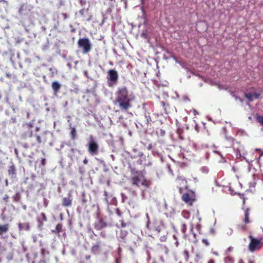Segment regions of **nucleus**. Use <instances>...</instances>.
Returning a JSON list of instances; mask_svg holds the SVG:
<instances>
[{
	"instance_id": "obj_1",
	"label": "nucleus",
	"mask_w": 263,
	"mask_h": 263,
	"mask_svg": "<svg viewBox=\"0 0 263 263\" xmlns=\"http://www.w3.org/2000/svg\"><path fill=\"white\" fill-rule=\"evenodd\" d=\"M116 94V100L122 109L126 110L131 107L130 102L135 100V97L133 94H128L125 87L118 88Z\"/></svg>"
},
{
	"instance_id": "obj_2",
	"label": "nucleus",
	"mask_w": 263,
	"mask_h": 263,
	"mask_svg": "<svg viewBox=\"0 0 263 263\" xmlns=\"http://www.w3.org/2000/svg\"><path fill=\"white\" fill-rule=\"evenodd\" d=\"M78 44L79 47L82 49L84 53H87L90 51L91 44L88 39H80L79 40Z\"/></svg>"
},
{
	"instance_id": "obj_3",
	"label": "nucleus",
	"mask_w": 263,
	"mask_h": 263,
	"mask_svg": "<svg viewBox=\"0 0 263 263\" xmlns=\"http://www.w3.org/2000/svg\"><path fill=\"white\" fill-rule=\"evenodd\" d=\"M88 147V152L91 155H95L98 154L99 145L92 136L89 137Z\"/></svg>"
},
{
	"instance_id": "obj_4",
	"label": "nucleus",
	"mask_w": 263,
	"mask_h": 263,
	"mask_svg": "<svg viewBox=\"0 0 263 263\" xmlns=\"http://www.w3.org/2000/svg\"><path fill=\"white\" fill-rule=\"evenodd\" d=\"M182 199L186 203L191 205L193 202L195 201V195L194 192L190 191L186 193L183 194L182 196Z\"/></svg>"
},
{
	"instance_id": "obj_5",
	"label": "nucleus",
	"mask_w": 263,
	"mask_h": 263,
	"mask_svg": "<svg viewBox=\"0 0 263 263\" xmlns=\"http://www.w3.org/2000/svg\"><path fill=\"white\" fill-rule=\"evenodd\" d=\"M134 184L139 187L146 188L149 186V182L145 180L142 176H139L134 178Z\"/></svg>"
},
{
	"instance_id": "obj_6",
	"label": "nucleus",
	"mask_w": 263,
	"mask_h": 263,
	"mask_svg": "<svg viewBox=\"0 0 263 263\" xmlns=\"http://www.w3.org/2000/svg\"><path fill=\"white\" fill-rule=\"evenodd\" d=\"M108 80H109L111 82L109 83V86H112L113 84H115L118 79V74L117 71L115 70H109L108 71Z\"/></svg>"
},
{
	"instance_id": "obj_7",
	"label": "nucleus",
	"mask_w": 263,
	"mask_h": 263,
	"mask_svg": "<svg viewBox=\"0 0 263 263\" xmlns=\"http://www.w3.org/2000/svg\"><path fill=\"white\" fill-rule=\"evenodd\" d=\"M251 239L249 245V249L251 251H254L255 249H258L259 247L260 242L256 239L252 238L251 237Z\"/></svg>"
},
{
	"instance_id": "obj_8",
	"label": "nucleus",
	"mask_w": 263,
	"mask_h": 263,
	"mask_svg": "<svg viewBox=\"0 0 263 263\" xmlns=\"http://www.w3.org/2000/svg\"><path fill=\"white\" fill-rule=\"evenodd\" d=\"M245 96L248 100L252 101L255 99H258L260 96V93L257 92H248L245 93Z\"/></svg>"
},
{
	"instance_id": "obj_9",
	"label": "nucleus",
	"mask_w": 263,
	"mask_h": 263,
	"mask_svg": "<svg viewBox=\"0 0 263 263\" xmlns=\"http://www.w3.org/2000/svg\"><path fill=\"white\" fill-rule=\"evenodd\" d=\"M18 228L20 231H22V230L28 231L30 229L29 224L28 222L20 223L18 224Z\"/></svg>"
},
{
	"instance_id": "obj_10",
	"label": "nucleus",
	"mask_w": 263,
	"mask_h": 263,
	"mask_svg": "<svg viewBox=\"0 0 263 263\" xmlns=\"http://www.w3.org/2000/svg\"><path fill=\"white\" fill-rule=\"evenodd\" d=\"M61 87V85L57 81H54L52 84V88L55 92H57Z\"/></svg>"
},
{
	"instance_id": "obj_11",
	"label": "nucleus",
	"mask_w": 263,
	"mask_h": 263,
	"mask_svg": "<svg viewBox=\"0 0 263 263\" xmlns=\"http://www.w3.org/2000/svg\"><path fill=\"white\" fill-rule=\"evenodd\" d=\"M72 200L70 198H64L63 199V205L65 206H69L71 204Z\"/></svg>"
},
{
	"instance_id": "obj_12",
	"label": "nucleus",
	"mask_w": 263,
	"mask_h": 263,
	"mask_svg": "<svg viewBox=\"0 0 263 263\" xmlns=\"http://www.w3.org/2000/svg\"><path fill=\"white\" fill-rule=\"evenodd\" d=\"M8 230V225H0V234H2L3 233H5L7 232Z\"/></svg>"
},
{
	"instance_id": "obj_13",
	"label": "nucleus",
	"mask_w": 263,
	"mask_h": 263,
	"mask_svg": "<svg viewBox=\"0 0 263 263\" xmlns=\"http://www.w3.org/2000/svg\"><path fill=\"white\" fill-rule=\"evenodd\" d=\"M182 216L185 219H189L190 216V213L186 210H184L182 212Z\"/></svg>"
},
{
	"instance_id": "obj_14",
	"label": "nucleus",
	"mask_w": 263,
	"mask_h": 263,
	"mask_svg": "<svg viewBox=\"0 0 263 263\" xmlns=\"http://www.w3.org/2000/svg\"><path fill=\"white\" fill-rule=\"evenodd\" d=\"M186 229V225L185 224H182L181 226V232L183 234V236L184 238L186 237V235L185 234Z\"/></svg>"
},
{
	"instance_id": "obj_15",
	"label": "nucleus",
	"mask_w": 263,
	"mask_h": 263,
	"mask_svg": "<svg viewBox=\"0 0 263 263\" xmlns=\"http://www.w3.org/2000/svg\"><path fill=\"white\" fill-rule=\"evenodd\" d=\"M245 222L246 223H248L249 222V212H248V210H247V211H245Z\"/></svg>"
},
{
	"instance_id": "obj_16",
	"label": "nucleus",
	"mask_w": 263,
	"mask_h": 263,
	"mask_svg": "<svg viewBox=\"0 0 263 263\" xmlns=\"http://www.w3.org/2000/svg\"><path fill=\"white\" fill-rule=\"evenodd\" d=\"M99 250V246L98 245H96L93 246L92 248V251L94 253H96Z\"/></svg>"
},
{
	"instance_id": "obj_17",
	"label": "nucleus",
	"mask_w": 263,
	"mask_h": 263,
	"mask_svg": "<svg viewBox=\"0 0 263 263\" xmlns=\"http://www.w3.org/2000/svg\"><path fill=\"white\" fill-rule=\"evenodd\" d=\"M226 233H227V235H231L233 233V230L229 228H227L226 229Z\"/></svg>"
},
{
	"instance_id": "obj_18",
	"label": "nucleus",
	"mask_w": 263,
	"mask_h": 263,
	"mask_svg": "<svg viewBox=\"0 0 263 263\" xmlns=\"http://www.w3.org/2000/svg\"><path fill=\"white\" fill-rule=\"evenodd\" d=\"M40 218L42 219V223H43V221H46L47 220L45 214L43 213L41 214Z\"/></svg>"
},
{
	"instance_id": "obj_19",
	"label": "nucleus",
	"mask_w": 263,
	"mask_h": 263,
	"mask_svg": "<svg viewBox=\"0 0 263 263\" xmlns=\"http://www.w3.org/2000/svg\"><path fill=\"white\" fill-rule=\"evenodd\" d=\"M201 171L203 173H207L209 172V169L207 167L204 166L201 168Z\"/></svg>"
},
{
	"instance_id": "obj_20",
	"label": "nucleus",
	"mask_w": 263,
	"mask_h": 263,
	"mask_svg": "<svg viewBox=\"0 0 263 263\" xmlns=\"http://www.w3.org/2000/svg\"><path fill=\"white\" fill-rule=\"evenodd\" d=\"M15 173V169L13 166H11L10 167V169L9 170V174H14Z\"/></svg>"
},
{
	"instance_id": "obj_21",
	"label": "nucleus",
	"mask_w": 263,
	"mask_h": 263,
	"mask_svg": "<svg viewBox=\"0 0 263 263\" xmlns=\"http://www.w3.org/2000/svg\"><path fill=\"white\" fill-rule=\"evenodd\" d=\"M71 137L72 139H74L76 136V129L74 128H72L71 132Z\"/></svg>"
},
{
	"instance_id": "obj_22",
	"label": "nucleus",
	"mask_w": 263,
	"mask_h": 263,
	"mask_svg": "<svg viewBox=\"0 0 263 263\" xmlns=\"http://www.w3.org/2000/svg\"><path fill=\"white\" fill-rule=\"evenodd\" d=\"M257 121L263 125V117L259 116L257 118Z\"/></svg>"
},
{
	"instance_id": "obj_23",
	"label": "nucleus",
	"mask_w": 263,
	"mask_h": 263,
	"mask_svg": "<svg viewBox=\"0 0 263 263\" xmlns=\"http://www.w3.org/2000/svg\"><path fill=\"white\" fill-rule=\"evenodd\" d=\"M160 223L162 226H159L158 227L156 228V229H155L156 231H157L158 233L160 232L161 228L163 226V224H162V222L160 221Z\"/></svg>"
},
{
	"instance_id": "obj_24",
	"label": "nucleus",
	"mask_w": 263,
	"mask_h": 263,
	"mask_svg": "<svg viewBox=\"0 0 263 263\" xmlns=\"http://www.w3.org/2000/svg\"><path fill=\"white\" fill-rule=\"evenodd\" d=\"M193 224L192 223L191 224L190 231L193 234L194 238H196V234L193 232Z\"/></svg>"
},
{
	"instance_id": "obj_25",
	"label": "nucleus",
	"mask_w": 263,
	"mask_h": 263,
	"mask_svg": "<svg viewBox=\"0 0 263 263\" xmlns=\"http://www.w3.org/2000/svg\"><path fill=\"white\" fill-rule=\"evenodd\" d=\"M202 242H203V243H204L206 246H209V242H208V240H207V239H203L202 240Z\"/></svg>"
},
{
	"instance_id": "obj_26",
	"label": "nucleus",
	"mask_w": 263,
	"mask_h": 263,
	"mask_svg": "<svg viewBox=\"0 0 263 263\" xmlns=\"http://www.w3.org/2000/svg\"><path fill=\"white\" fill-rule=\"evenodd\" d=\"M57 230H58V231H60V230L62 228V226L61 224H58L57 226Z\"/></svg>"
},
{
	"instance_id": "obj_27",
	"label": "nucleus",
	"mask_w": 263,
	"mask_h": 263,
	"mask_svg": "<svg viewBox=\"0 0 263 263\" xmlns=\"http://www.w3.org/2000/svg\"><path fill=\"white\" fill-rule=\"evenodd\" d=\"M36 140L39 143H41V138L40 136H37L36 137Z\"/></svg>"
},
{
	"instance_id": "obj_28",
	"label": "nucleus",
	"mask_w": 263,
	"mask_h": 263,
	"mask_svg": "<svg viewBox=\"0 0 263 263\" xmlns=\"http://www.w3.org/2000/svg\"><path fill=\"white\" fill-rule=\"evenodd\" d=\"M149 223H150L149 220H147L146 227H147V228L151 229V228H149Z\"/></svg>"
},
{
	"instance_id": "obj_29",
	"label": "nucleus",
	"mask_w": 263,
	"mask_h": 263,
	"mask_svg": "<svg viewBox=\"0 0 263 263\" xmlns=\"http://www.w3.org/2000/svg\"><path fill=\"white\" fill-rule=\"evenodd\" d=\"M212 253L216 256L218 255V253L216 251H214L212 250Z\"/></svg>"
},
{
	"instance_id": "obj_30",
	"label": "nucleus",
	"mask_w": 263,
	"mask_h": 263,
	"mask_svg": "<svg viewBox=\"0 0 263 263\" xmlns=\"http://www.w3.org/2000/svg\"><path fill=\"white\" fill-rule=\"evenodd\" d=\"M184 253V254H185L186 255V259H187V258H188V256H189L188 252H187L186 251H185Z\"/></svg>"
},
{
	"instance_id": "obj_31",
	"label": "nucleus",
	"mask_w": 263,
	"mask_h": 263,
	"mask_svg": "<svg viewBox=\"0 0 263 263\" xmlns=\"http://www.w3.org/2000/svg\"><path fill=\"white\" fill-rule=\"evenodd\" d=\"M228 260L232 261V260H231V259L230 257L226 258L225 259V261L227 262V260Z\"/></svg>"
},
{
	"instance_id": "obj_32",
	"label": "nucleus",
	"mask_w": 263,
	"mask_h": 263,
	"mask_svg": "<svg viewBox=\"0 0 263 263\" xmlns=\"http://www.w3.org/2000/svg\"><path fill=\"white\" fill-rule=\"evenodd\" d=\"M193 114H194V115L195 116V115H196V114H197V111H196V110H195V109H193Z\"/></svg>"
},
{
	"instance_id": "obj_33",
	"label": "nucleus",
	"mask_w": 263,
	"mask_h": 263,
	"mask_svg": "<svg viewBox=\"0 0 263 263\" xmlns=\"http://www.w3.org/2000/svg\"><path fill=\"white\" fill-rule=\"evenodd\" d=\"M87 162H88V160H87L86 159H84V161H83V163H84L85 164H86L87 163Z\"/></svg>"
},
{
	"instance_id": "obj_34",
	"label": "nucleus",
	"mask_w": 263,
	"mask_h": 263,
	"mask_svg": "<svg viewBox=\"0 0 263 263\" xmlns=\"http://www.w3.org/2000/svg\"><path fill=\"white\" fill-rule=\"evenodd\" d=\"M208 263H214V261L213 259H210Z\"/></svg>"
},
{
	"instance_id": "obj_35",
	"label": "nucleus",
	"mask_w": 263,
	"mask_h": 263,
	"mask_svg": "<svg viewBox=\"0 0 263 263\" xmlns=\"http://www.w3.org/2000/svg\"><path fill=\"white\" fill-rule=\"evenodd\" d=\"M196 218L198 220V221H200V219L199 218L198 214L196 215Z\"/></svg>"
},
{
	"instance_id": "obj_36",
	"label": "nucleus",
	"mask_w": 263,
	"mask_h": 263,
	"mask_svg": "<svg viewBox=\"0 0 263 263\" xmlns=\"http://www.w3.org/2000/svg\"><path fill=\"white\" fill-rule=\"evenodd\" d=\"M146 218L147 219V220H149V216H148V214H146Z\"/></svg>"
},
{
	"instance_id": "obj_37",
	"label": "nucleus",
	"mask_w": 263,
	"mask_h": 263,
	"mask_svg": "<svg viewBox=\"0 0 263 263\" xmlns=\"http://www.w3.org/2000/svg\"><path fill=\"white\" fill-rule=\"evenodd\" d=\"M211 233H214V232H214V229H211Z\"/></svg>"
},
{
	"instance_id": "obj_38",
	"label": "nucleus",
	"mask_w": 263,
	"mask_h": 263,
	"mask_svg": "<svg viewBox=\"0 0 263 263\" xmlns=\"http://www.w3.org/2000/svg\"><path fill=\"white\" fill-rule=\"evenodd\" d=\"M63 16H64L65 19H66L67 18V16L65 14H63Z\"/></svg>"
},
{
	"instance_id": "obj_39",
	"label": "nucleus",
	"mask_w": 263,
	"mask_h": 263,
	"mask_svg": "<svg viewBox=\"0 0 263 263\" xmlns=\"http://www.w3.org/2000/svg\"><path fill=\"white\" fill-rule=\"evenodd\" d=\"M262 155H263V152L262 151V152H261L260 155V157H261V156H262Z\"/></svg>"
},
{
	"instance_id": "obj_40",
	"label": "nucleus",
	"mask_w": 263,
	"mask_h": 263,
	"mask_svg": "<svg viewBox=\"0 0 263 263\" xmlns=\"http://www.w3.org/2000/svg\"><path fill=\"white\" fill-rule=\"evenodd\" d=\"M125 226V224H123V223H122V227H124Z\"/></svg>"
},
{
	"instance_id": "obj_41",
	"label": "nucleus",
	"mask_w": 263,
	"mask_h": 263,
	"mask_svg": "<svg viewBox=\"0 0 263 263\" xmlns=\"http://www.w3.org/2000/svg\"><path fill=\"white\" fill-rule=\"evenodd\" d=\"M8 198V197L7 196H6V197L4 198L5 199H7Z\"/></svg>"
},
{
	"instance_id": "obj_42",
	"label": "nucleus",
	"mask_w": 263,
	"mask_h": 263,
	"mask_svg": "<svg viewBox=\"0 0 263 263\" xmlns=\"http://www.w3.org/2000/svg\"><path fill=\"white\" fill-rule=\"evenodd\" d=\"M6 185H8V182H7V180H6Z\"/></svg>"
},
{
	"instance_id": "obj_43",
	"label": "nucleus",
	"mask_w": 263,
	"mask_h": 263,
	"mask_svg": "<svg viewBox=\"0 0 263 263\" xmlns=\"http://www.w3.org/2000/svg\"><path fill=\"white\" fill-rule=\"evenodd\" d=\"M106 200L107 202H108V200H107V197L106 198Z\"/></svg>"
},
{
	"instance_id": "obj_44",
	"label": "nucleus",
	"mask_w": 263,
	"mask_h": 263,
	"mask_svg": "<svg viewBox=\"0 0 263 263\" xmlns=\"http://www.w3.org/2000/svg\"><path fill=\"white\" fill-rule=\"evenodd\" d=\"M144 34L143 33L142 34V36H144Z\"/></svg>"
},
{
	"instance_id": "obj_45",
	"label": "nucleus",
	"mask_w": 263,
	"mask_h": 263,
	"mask_svg": "<svg viewBox=\"0 0 263 263\" xmlns=\"http://www.w3.org/2000/svg\"><path fill=\"white\" fill-rule=\"evenodd\" d=\"M240 262H243L242 260H240L239 263H240Z\"/></svg>"
},
{
	"instance_id": "obj_46",
	"label": "nucleus",
	"mask_w": 263,
	"mask_h": 263,
	"mask_svg": "<svg viewBox=\"0 0 263 263\" xmlns=\"http://www.w3.org/2000/svg\"><path fill=\"white\" fill-rule=\"evenodd\" d=\"M105 195L106 196V192H105Z\"/></svg>"
},
{
	"instance_id": "obj_47",
	"label": "nucleus",
	"mask_w": 263,
	"mask_h": 263,
	"mask_svg": "<svg viewBox=\"0 0 263 263\" xmlns=\"http://www.w3.org/2000/svg\"><path fill=\"white\" fill-rule=\"evenodd\" d=\"M1 98H2V96H1V95H0V99H1Z\"/></svg>"
}]
</instances>
